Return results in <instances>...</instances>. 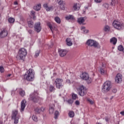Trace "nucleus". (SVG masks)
Returning <instances> with one entry per match:
<instances>
[{
	"instance_id": "f257e3e1",
	"label": "nucleus",
	"mask_w": 124,
	"mask_h": 124,
	"mask_svg": "<svg viewBox=\"0 0 124 124\" xmlns=\"http://www.w3.org/2000/svg\"><path fill=\"white\" fill-rule=\"evenodd\" d=\"M24 78L25 80H26V81L28 82H32L34 79V72H33V69H29L24 75Z\"/></svg>"
},
{
	"instance_id": "f03ea898",
	"label": "nucleus",
	"mask_w": 124,
	"mask_h": 124,
	"mask_svg": "<svg viewBox=\"0 0 124 124\" xmlns=\"http://www.w3.org/2000/svg\"><path fill=\"white\" fill-rule=\"evenodd\" d=\"M27 49H25V48H21L19 49L16 58L18 60H23L24 58L27 57Z\"/></svg>"
},
{
	"instance_id": "7ed1b4c3",
	"label": "nucleus",
	"mask_w": 124,
	"mask_h": 124,
	"mask_svg": "<svg viewBox=\"0 0 124 124\" xmlns=\"http://www.w3.org/2000/svg\"><path fill=\"white\" fill-rule=\"evenodd\" d=\"M86 45L89 46V47H94V48H100V45L98 42H96V41L89 39L87 41Z\"/></svg>"
},
{
	"instance_id": "20e7f679",
	"label": "nucleus",
	"mask_w": 124,
	"mask_h": 124,
	"mask_svg": "<svg viewBox=\"0 0 124 124\" xmlns=\"http://www.w3.org/2000/svg\"><path fill=\"white\" fill-rule=\"evenodd\" d=\"M112 88L111 86V81H106L103 84L102 87V92L103 93H108Z\"/></svg>"
},
{
	"instance_id": "39448f33",
	"label": "nucleus",
	"mask_w": 124,
	"mask_h": 124,
	"mask_svg": "<svg viewBox=\"0 0 124 124\" xmlns=\"http://www.w3.org/2000/svg\"><path fill=\"white\" fill-rule=\"evenodd\" d=\"M12 119L14 120V124H17L19 123V119H20V115L18 114V110L15 109L13 110L12 113Z\"/></svg>"
},
{
	"instance_id": "423d86ee",
	"label": "nucleus",
	"mask_w": 124,
	"mask_h": 124,
	"mask_svg": "<svg viewBox=\"0 0 124 124\" xmlns=\"http://www.w3.org/2000/svg\"><path fill=\"white\" fill-rule=\"evenodd\" d=\"M112 26L118 30V31H121V30H124V24L123 22H120L119 21L114 20L112 23Z\"/></svg>"
},
{
	"instance_id": "0eeeda50",
	"label": "nucleus",
	"mask_w": 124,
	"mask_h": 124,
	"mask_svg": "<svg viewBox=\"0 0 124 124\" xmlns=\"http://www.w3.org/2000/svg\"><path fill=\"white\" fill-rule=\"evenodd\" d=\"M38 92L37 91L34 92L33 93H31L30 95V99L33 101V102H38L40 97L38 96Z\"/></svg>"
},
{
	"instance_id": "6e6552de",
	"label": "nucleus",
	"mask_w": 124,
	"mask_h": 124,
	"mask_svg": "<svg viewBox=\"0 0 124 124\" xmlns=\"http://www.w3.org/2000/svg\"><path fill=\"white\" fill-rule=\"evenodd\" d=\"M77 91L78 92V94L80 96H84L87 93V88L84 87L83 85L80 86L77 89Z\"/></svg>"
},
{
	"instance_id": "1a4fd4ad",
	"label": "nucleus",
	"mask_w": 124,
	"mask_h": 124,
	"mask_svg": "<svg viewBox=\"0 0 124 124\" xmlns=\"http://www.w3.org/2000/svg\"><path fill=\"white\" fill-rule=\"evenodd\" d=\"M80 78L82 80H85V81H88V82L89 84L92 83V81H93V79H92V78H90V76H89V74L87 73H83L82 75L80 76Z\"/></svg>"
},
{
	"instance_id": "9d476101",
	"label": "nucleus",
	"mask_w": 124,
	"mask_h": 124,
	"mask_svg": "<svg viewBox=\"0 0 124 124\" xmlns=\"http://www.w3.org/2000/svg\"><path fill=\"white\" fill-rule=\"evenodd\" d=\"M63 82V80L61 78H56L54 81V84L56 86L57 89H61L63 87L62 85V82Z\"/></svg>"
},
{
	"instance_id": "9b49d317",
	"label": "nucleus",
	"mask_w": 124,
	"mask_h": 124,
	"mask_svg": "<svg viewBox=\"0 0 124 124\" xmlns=\"http://www.w3.org/2000/svg\"><path fill=\"white\" fill-rule=\"evenodd\" d=\"M8 34V31L6 29H4L0 32V38H4Z\"/></svg>"
},
{
	"instance_id": "f8f14e48",
	"label": "nucleus",
	"mask_w": 124,
	"mask_h": 124,
	"mask_svg": "<svg viewBox=\"0 0 124 124\" xmlns=\"http://www.w3.org/2000/svg\"><path fill=\"white\" fill-rule=\"evenodd\" d=\"M44 8L46 9V11L49 12V11H53L54 10V6H50L49 7V5H48V4L46 3L43 5Z\"/></svg>"
},
{
	"instance_id": "ddd939ff",
	"label": "nucleus",
	"mask_w": 124,
	"mask_h": 124,
	"mask_svg": "<svg viewBox=\"0 0 124 124\" xmlns=\"http://www.w3.org/2000/svg\"><path fill=\"white\" fill-rule=\"evenodd\" d=\"M34 28L35 31H37V32H40L42 29L41 26H40V22L35 23Z\"/></svg>"
},
{
	"instance_id": "4468645a",
	"label": "nucleus",
	"mask_w": 124,
	"mask_h": 124,
	"mask_svg": "<svg viewBox=\"0 0 124 124\" xmlns=\"http://www.w3.org/2000/svg\"><path fill=\"white\" fill-rule=\"evenodd\" d=\"M58 52L60 57H64L67 54V51L65 49H59Z\"/></svg>"
},
{
	"instance_id": "2eb2a0df",
	"label": "nucleus",
	"mask_w": 124,
	"mask_h": 124,
	"mask_svg": "<svg viewBox=\"0 0 124 124\" xmlns=\"http://www.w3.org/2000/svg\"><path fill=\"white\" fill-rule=\"evenodd\" d=\"M123 76L120 74H118L115 77V82L118 83V84H120V83H122V78Z\"/></svg>"
},
{
	"instance_id": "dca6fc26",
	"label": "nucleus",
	"mask_w": 124,
	"mask_h": 124,
	"mask_svg": "<svg viewBox=\"0 0 124 124\" xmlns=\"http://www.w3.org/2000/svg\"><path fill=\"white\" fill-rule=\"evenodd\" d=\"M26 103H27V101L26 99H24L21 102V112H23L26 108Z\"/></svg>"
},
{
	"instance_id": "f3484780",
	"label": "nucleus",
	"mask_w": 124,
	"mask_h": 124,
	"mask_svg": "<svg viewBox=\"0 0 124 124\" xmlns=\"http://www.w3.org/2000/svg\"><path fill=\"white\" fill-rule=\"evenodd\" d=\"M18 92V93L19 95H21L22 97H24L25 95H26V92L24 91V90L22 88H17L16 89Z\"/></svg>"
},
{
	"instance_id": "a211bd4d",
	"label": "nucleus",
	"mask_w": 124,
	"mask_h": 124,
	"mask_svg": "<svg viewBox=\"0 0 124 124\" xmlns=\"http://www.w3.org/2000/svg\"><path fill=\"white\" fill-rule=\"evenodd\" d=\"M65 19L67 20V21H75V17L72 15L66 16L65 17Z\"/></svg>"
},
{
	"instance_id": "6ab92c4d",
	"label": "nucleus",
	"mask_w": 124,
	"mask_h": 124,
	"mask_svg": "<svg viewBox=\"0 0 124 124\" xmlns=\"http://www.w3.org/2000/svg\"><path fill=\"white\" fill-rule=\"evenodd\" d=\"M85 22V17H79L78 19V22L79 25H86V23H84Z\"/></svg>"
},
{
	"instance_id": "aec40b11",
	"label": "nucleus",
	"mask_w": 124,
	"mask_h": 124,
	"mask_svg": "<svg viewBox=\"0 0 124 124\" xmlns=\"http://www.w3.org/2000/svg\"><path fill=\"white\" fill-rule=\"evenodd\" d=\"M80 7H81V6L79 3H75L74 4L73 8H74L75 11H76L77 10H79V9H80Z\"/></svg>"
},
{
	"instance_id": "412c9836",
	"label": "nucleus",
	"mask_w": 124,
	"mask_h": 124,
	"mask_svg": "<svg viewBox=\"0 0 124 124\" xmlns=\"http://www.w3.org/2000/svg\"><path fill=\"white\" fill-rule=\"evenodd\" d=\"M59 5L60 6V7L62 10H64L65 9V6L63 5V1L61 0L58 2Z\"/></svg>"
},
{
	"instance_id": "4be33fe9",
	"label": "nucleus",
	"mask_w": 124,
	"mask_h": 124,
	"mask_svg": "<svg viewBox=\"0 0 124 124\" xmlns=\"http://www.w3.org/2000/svg\"><path fill=\"white\" fill-rule=\"evenodd\" d=\"M66 44L68 46H72V42L71 41V39L70 38H67L66 39Z\"/></svg>"
},
{
	"instance_id": "5701e85b",
	"label": "nucleus",
	"mask_w": 124,
	"mask_h": 124,
	"mask_svg": "<svg viewBox=\"0 0 124 124\" xmlns=\"http://www.w3.org/2000/svg\"><path fill=\"white\" fill-rule=\"evenodd\" d=\"M27 24L29 28H31V29L33 28V25H34V23H33V21L32 20L28 21L27 22Z\"/></svg>"
},
{
	"instance_id": "b1692460",
	"label": "nucleus",
	"mask_w": 124,
	"mask_h": 124,
	"mask_svg": "<svg viewBox=\"0 0 124 124\" xmlns=\"http://www.w3.org/2000/svg\"><path fill=\"white\" fill-rule=\"evenodd\" d=\"M117 38L113 37L111 39H110V43H111V44H113V45H116V44H117Z\"/></svg>"
},
{
	"instance_id": "393cba45",
	"label": "nucleus",
	"mask_w": 124,
	"mask_h": 124,
	"mask_svg": "<svg viewBox=\"0 0 124 124\" xmlns=\"http://www.w3.org/2000/svg\"><path fill=\"white\" fill-rule=\"evenodd\" d=\"M33 8L36 11H39L41 8V4H38L37 5L34 6Z\"/></svg>"
},
{
	"instance_id": "a878e982",
	"label": "nucleus",
	"mask_w": 124,
	"mask_h": 124,
	"mask_svg": "<svg viewBox=\"0 0 124 124\" xmlns=\"http://www.w3.org/2000/svg\"><path fill=\"white\" fill-rule=\"evenodd\" d=\"M46 25H47V27H48L49 28L50 30H51V31H52V32L53 33V26H52V24H51V22H47L46 23Z\"/></svg>"
},
{
	"instance_id": "bb28decb",
	"label": "nucleus",
	"mask_w": 124,
	"mask_h": 124,
	"mask_svg": "<svg viewBox=\"0 0 124 124\" xmlns=\"http://www.w3.org/2000/svg\"><path fill=\"white\" fill-rule=\"evenodd\" d=\"M100 72L102 75L106 74V71L105 70V69L103 68H100Z\"/></svg>"
},
{
	"instance_id": "cd10ccee",
	"label": "nucleus",
	"mask_w": 124,
	"mask_h": 124,
	"mask_svg": "<svg viewBox=\"0 0 124 124\" xmlns=\"http://www.w3.org/2000/svg\"><path fill=\"white\" fill-rule=\"evenodd\" d=\"M54 20L56 23L58 24H61L62 21L61 20V19L58 16H56L55 17Z\"/></svg>"
},
{
	"instance_id": "c85d7f7f",
	"label": "nucleus",
	"mask_w": 124,
	"mask_h": 124,
	"mask_svg": "<svg viewBox=\"0 0 124 124\" xmlns=\"http://www.w3.org/2000/svg\"><path fill=\"white\" fill-rule=\"evenodd\" d=\"M49 92H50V93H52L53 92H55V90H56V88H55V87H54V86L50 85L49 87Z\"/></svg>"
},
{
	"instance_id": "c756f323",
	"label": "nucleus",
	"mask_w": 124,
	"mask_h": 124,
	"mask_svg": "<svg viewBox=\"0 0 124 124\" xmlns=\"http://www.w3.org/2000/svg\"><path fill=\"white\" fill-rule=\"evenodd\" d=\"M69 116L70 117V118H73L74 117V111H70L68 113Z\"/></svg>"
},
{
	"instance_id": "7c9ffc66",
	"label": "nucleus",
	"mask_w": 124,
	"mask_h": 124,
	"mask_svg": "<svg viewBox=\"0 0 124 124\" xmlns=\"http://www.w3.org/2000/svg\"><path fill=\"white\" fill-rule=\"evenodd\" d=\"M35 114H40L41 112V110H40V108H36L35 109Z\"/></svg>"
},
{
	"instance_id": "2f4dec72",
	"label": "nucleus",
	"mask_w": 124,
	"mask_h": 124,
	"mask_svg": "<svg viewBox=\"0 0 124 124\" xmlns=\"http://www.w3.org/2000/svg\"><path fill=\"white\" fill-rule=\"evenodd\" d=\"M31 16L33 17V19L34 20L35 18H36V16H35V12L34 11H31Z\"/></svg>"
},
{
	"instance_id": "473e14b6",
	"label": "nucleus",
	"mask_w": 124,
	"mask_h": 124,
	"mask_svg": "<svg viewBox=\"0 0 124 124\" xmlns=\"http://www.w3.org/2000/svg\"><path fill=\"white\" fill-rule=\"evenodd\" d=\"M72 99H74V100H76L77 98H78V96L77 95V94L73 93H72Z\"/></svg>"
},
{
	"instance_id": "72a5a7b5",
	"label": "nucleus",
	"mask_w": 124,
	"mask_h": 124,
	"mask_svg": "<svg viewBox=\"0 0 124 124\" xmlns=\"http://www.w3.org/2000/svg\"><path fill=\"white\" fill-rule=\"evenodd\" d=\"M104 31H110V27H109L108 25L105 26L104 28Z\"/></svg>"
},
{
	"instance_id": "f704fd0d",
	"label": "nucleus",
	"mask_w": 124,
	"mask_h": 124,
	"mask_svg": "<svg viewBox=\"0 0 124 124\" xmlns=\"http://www.w3.org/2000/svg\"><path fill=\"white\" fill-rule=\"evenodd\" d=\"M8 22L9 23H12L14 22H15V19L14 18L10 17L8 18Z\"/></svg>"
},
{
	"instance_id": "c9c22d12",
	"label": "nucleus",
	"mask_w": 124,
	"mask_h": 124,
	"mask_svg": "<svg viewBox=\"0 0 124 124\" xmlns=\"http://www.w3.org/2000/svg\"><path fill=\"white\" fill-rule=\"evenodd\" d=\"M40 54V50H37L34 55L35 58H37V57L39 56Z\"/></svg>"
},
{
	"instance_id": "e433bc0d",
	"label": "nucleus",
	"mask_w": 124,
	"mask_h": 124,
	"mask_svg": "<svg viewBox=\"0 0 124 124\" xmlns=\"http://www.w3.org/2000/svg\"><path fill=\"white\" fill-rule=\"evenodd\" d=\"M103 6L104 7V8H105V9H108L109 8V4L108 3H104L103 5Z\"/></svg>"
},
{
	"instance_id": "4c0bfd02",
	"label": "nucleus",
	"mask_w": 124,
	"mask_h": 124,
	"mask_svg": "<svg viewBox=\"0 0 124 124\" xmlns=\"http://www.w3.org/2000/svg\"><path fill=\"white\" fill-rule=\"evenodd\" d=\"M54 113V107H49V113L53 114Z\"/></svg>"
},
{
	"instance_id": "58836bf2",
	"label": "nucleus",
	"mask_w": 124,
	"mask_h": 124,
	"mask_svg": "<svg viewBox=\"0 0 124 124\" xmlns=\"http://www.w3.org/2000/svg\"><path fill=\"white\" fill-rule=\"evenodd\" d=\"M32 119L33 121H34V122H37V117H36V115H32Z\"/></svg>"
},
{
	"instance_id": "ea45409f",
	"label": "nucleus",
	"mask_w": 124,
	"mask_h": 124,
	"mask_svg": "<svg viewBox=\"0 0 124 124\" xmlns=\"http://www.w3.org/2000/svg\"><path fill=\"white\" fill-rule=\"evenodd\" d=\"M59 111H56L55 113H54V118L55 119H58V116H59Z\"/></svg>"
},
{
	"instance_id": "a19ab883",
	"label": "nucleus",
	"mask_w": 124,
	"mask_h": 124,
	"mask_svg": "<svg viewBox=\"0 0 124 124\" xmlns=\"http://www.w3.org/2000/svg\"><path fill=\"white\" fill-rule=\"evenodd\" d=\"M0 73H3L4 72V68H3V66H0Z\"/></svg>"
},
{
	"instance_id": "79ce46f5",
	"label": "nucleus",
	"mask_w": 124,
	"mask_h": 124,
	"mask_svg": "<svg viewBox=\"0 0 124 124\" xmlns=\"http://www.w3.org/2000/svg\"><path fill=\"white\" fill-rule=\"evenodd\" d=\"M68 103H69V104H72V103H73V100H72V99H69L67 101Z\"/></svg>"
},
{
	"instance_id": "37998d69",
	"label": "nucleus",
	"mask_w": 124,
	"mask_h": 124,
	"mask_svg": "<svg viewBox=\"0 0 124 124\" xmlns=\"http://www.w3.org/2000/svg\"><path fill=\"white\" fill-rule=\"evenodd\" d=\"M116 3L115 0H111V5H114Z\"/></svg>"
},
{
	"instance_id": "c03bdc74",
	"label": "nucleus",
	"mask_w": 124,
	"mask_h": 124,
	"mask_svg": "<svg viewBox=\"0 0 124 124\" xmlns=\"http://www.w3.org/2000/svg\"><path fill=\"white\" fill-rule=\"evenodd\" d=\"M88 101L90 102V104H93V101L91 100V99H88Z\"/></svg>"
},
{
	"instance_id": "a18cd8bd",
	"label": "nucleus",
	"mask_w": 124,
	"mask_h": 124,
	"mask_svg": "<svg viewBox=\"0 0 124 124\" xmlns=\"http://www.w3.org/2000/svg\"><path fill=\"white\" fill-rule=\"evenodd\" d=\"M75 104L76 105H80V102H79L78 100H77L75 102Z\"/></svg>"
},
{
	"instance_id": "49530a36",
	"label": "nucleus",
	"mask_w": 124,
	"mask_h": 124,
	"mask_svg": "<svg viewBox=\"0 0 124 124\" xmlns=\"http://www.w3.org/2000/svg\"><path fill=\"white\" fill-rule=\"evenodd\" d=\"M40 109L41 110V112H44V111H45V108L44 107H41Z\"/></svg>"
},
{
	"instance_id": "de8ad7c7",
	"label": "nucleus",
	"mask_w": 124,
	"mask_h": 124,
	"mask_svg": "<svg viewBox=\"0 0 124 124\" xmlns=\"http://www.w3.org/2000/svg\"><path fill=\"white\" fill-rule=\"evenodd\" d=\"M28 32H29V33H30V34H32V30H29L28 31Z\"/></svg>"
},
{
	"instance_id": "09e8293b",
	"label": "nucleus",
	"mask_w": 124,
	"mask_h": 124,
	"mask_svg": "<svg viewBox=\"0 0 124 124\" xmlns=\"http://www.w3.org/2000/svg\"><path fill=\"white\" fill-rule=\"evenodd\" d=\"M112 93H117V89H113Z\"/></svg>"
},
{
	"instance_id": "8fccbe9b",
	"label": "nucleus",
	"mask_w": 124,
	"mask_h": 124,
	"mask_svg": "<svg viewBox=\"0 0 124 124\" xmlns=\"http://www.w3.org/2000/svg\"><path fill=\"white\" fill-rule=\"evenodd\" d=\"M84 32L85 33H88L89 32V30H85L84 31Z\"/></svg>"
},
{
	"instance_id": "3c124183",
	"label": "nucleus",
	"mask_w": 124,
	"mask_h": 124,
	"mask_svg": "<svg viewBox=\"0 0 124 124\" xmlns=\"http://www.w3.org/2000/svg\"><path fill=\"white\" fill-rule=\"evenodd\" d=\"M96 2H101V0H94Z\"/></svg>"
},
{
	"instance_id": "603ef678",
	"label": "nucleus",
	"mask_w": 124,
	"mask_h": 124,
	"mask_svg": "<svg viewBox=\"0 0 124 124\" xmlns=\"http://www.w3.org/2000/svg\"><path fill=\"white\" fill-rule=\"evenodd\" d=\"M120 114H121V115H122V116H124V111H121V112H120Z\"/></svg>"
},
{
	"instance_id": "864d4df0",
	"label": "nucleus",
	"mask_w": 124,
	"mask_h": 124,
	"mask_svg": "<svg viewBox=\"0 0 124 124\" xmlns=\"http://www.w3.org/2000/svg\"><path fill=\"white\" fill-rule=\"evenodd\" d=\"M85 29H86V28L84 26H82L81 27V30H85Z\"/></svg>"
},
{
	"instance_id": "5fc2aeb1",
	"label": "nucleus",
	"mask_w": 124,
	"mask_h": 124,
	"mask_svg": "<svg viewBox=\"0 0 124 124\" xmlns=\"http://www.w3.org/2000/svg\"><path fill=\"white\" fill-rule=\"evenodd\" d=\"M14 4H15V5H17V4H18V2H17V1H15V2H14Z\"/></svg>"
},
{
	"instance_id": "6e6d98bb",
	"label": "nucleus",
	"mask_w": 124,
	"mask_h": 124,
	"mask_svg": "<svg viewBox=\"0 0 124 124\" xmlns=\"http://www.w3.org/2000/svg\"><path fill=\"white\" fill-rule=\"evenodd\" d=\"M14 94V93H15V90H13V91H12V94Z\"/></svg>"
},
{
	"instance_id": "4d7b16f0",
	"label": "nucleus",
	"mask_w": 124,
	"mask_h": 124,
	"mask_svg": "<svg viewBox=\"0 0 124 124\" xmlns=\"http://www.w3.org/2000/svg\"><path fill=\"white\" fill-rule=\"evenodd\" d=\"M12 75V74H8V75H7V77H10V76H11Z\"/></svg>"
},
{
	"instance_id": "13d9d810",
	"label": "nucleus",
	"mask_w": 124,
	"mask_h": 124,
	"mask_svg": "<svg viewBox=\"0 0 124 124\" xmlns=\"http://www.w3.org/2000/svg\"><path fill=\"white\" fill-rule=\"evenodd\" d=\"M1 20V14H0V21Z\"/></svg>"
},
{
	"instance_id": "bf43d9fd",
	"label": "nucleus",
	"mask_w": 124,
	"mask_h": 124,
	"mask_svg": "<svg viewBox=\"0 0 124 124\" xmlns=\"http://www.w3.org/2000/svg\"><path fill=\"white\" fill-rule=\"evenodd\" d=\"M0 5H1V0H0Z\"/></svg>"
},
{
	"instance_id": "052dcab7",
	"label": "nucleus",
	"mask_w": 124,
	"mask_h": 124,
	"mask_svg": "<svg viewBox=\"0 0 124 124\" xmlns=\"http://www.w3.org/2000/svg\"><path fill=\"white\" fill-rule=\"evenodd\" d=\"M96 124H102L100 123H97Z\"/></svg>"
},
{
	"instance_id": "680f3d73",
	"label": "nucleus",
	"mask_w": 124,
	"mask_h": 124,
	"mask_svg": "<svg viewBox=\"0 0 124 124\" xmlns=\"http://www.w3.org/2000/svg\"><path fill=\"white\" fill-rule=\"evenodd\" d=\"M94 18H96V16H95Z\"/></svg>"
}]
</instances>
